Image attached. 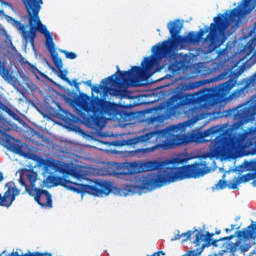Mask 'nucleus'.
I'll use <instances>...</instances> for the list:
<instances>
[{
	"label": "nucleus",
	"instance_id": "f257e3e1",
	"mask_svg": "<svg viewBox=\"0 0 256 256\" xmlns=\"http://www.w3.org/2000/svg\"><path fill=\"white\" fill-rule=\"evenodd\" d=\"M166 161H149L144 163L146 171H158L157 175L144 177L140 180V189L152 190L163 187L167 183L183 181V179H199L209 173L207 163L194 162L181 167L167 166Z\"/></svg>",
	"mask_w": 256,
	"mask_h": 256
},
{
	"label": "nucleus",
	"instance_id": "f03ea898",
	"mask_svg": "<svg viewBox=\"0 0 256 256\" xmlns=\"http://www.w3.org/2000/svg\"><path fill=\"white\" fill-rule=\"evenodd\" d=\"M235 83V79L231 78L216 87L204 88L194 94L184 92L193 89V86L183 85L166 102L168 117H173L177 109L187 105L203 104L206 107H213V105L223 102V99L229 95V91L235 87Z\"/></svg>",
	"mask_w": 256,
	"mask_h": 256
},
{
	"label": "nucleus",
	"instance_id": "7ed1b4c3",
	"mask_svg": "<svg viewBox=\"0 0 256 256\" xmlns=\"http://www.w3.org/2000/svg\"><path fill=\"white\" fill-rule=\"evenodd\" d=\"M24 7L26 8L28 15V25L29 31H27V27L25 24L21 23V21L16 20L11 16H7V21H10L17 29L20 31L22 38L25 43H29L32 47H35V39H37V31L44 35L45 37V46L49 53H53L57 51L55 49V42H53V33L47 30V26L43 25L41 22V18L39 17V12L41 11V6L43 5V0H21Z\"/></svg>",
	"mask_w": 256,
	"mask_h": 256
},
{
	"label": "nucleus",
	"instance_id": "20e7f679",
	"mask_svg": "<svg viewBox=\"0 0 256 256\" xmlns=\"http://www.w3.org/2000/svg\"><path fill=\"white\" fill-rule=\"evenodd\" d=\"M153 67V60L144 58L141 66H132L128 71H121L119 66H116L115 74L103 79L101 84L94 85L92 93H101V91H109L114 97H125L127 90L125 85L131 83L135 85V80L145 77V73Z\"/></svg>",
	"mask_w": 256,
	"mask_h": 256
},
{
	"label": "nucleus",
	"instance_id": "39448f33",
	"mask_svg": "<svg viewBox=\"0 0 256 256\" xmlns=\"http://www.w3.org/2000/svg\"><path fill=\"white\" fill-rule=\"evenodd\" d=\"M75 105L83 111H80L79 115L88 127H101L103 115H108L109 117L119 115L117 105L114 103L98 96L91 98L85 93H80V97L75 101Z\"/></svg>",
	"mask_w": 256,
	"mask_h": 256
},
{
	"label": "nucleus",
	"instance_id": "423d86ee",
	"mask_svg": "<svg viewBox=\"0 0 256 256\" xmlns=\"http://www.w3.org/2000/svg\"><path fill=\"white\" fill-rule=\"evenodd\" d=\"M179 131V126L171 125L165 129L154 130L140 136H136L127 140V145H139V143H148L153 137H156V141H161L162 143L156 144L150 148L138 149L136 153H152L156 149H175L179 145H183V136L176 134Z\"/></svg>",
	"mask_w": 256,
	"mask_h": 256
},
{
	"label": "nucleus",
	"instance_id": "0eeeda50",
	"mask_svg": "<svg viewBox=\"0 0 256 256\" xmlns=\"http://www.w3.org/2000/svg\"><path fill=\"white\" fill-rule=\"evenodd\" d=\"M182 29L183 23L179 20L170 21L168 23V31L170 33L171 41H164L162 43L155 44L152 47V55L144 58L151 59L153 62V66L146 73L153 71V67H155L157 59H175V51L173 50V47H185V45H189L187 36L179 35Z\"/></svg>",
	"mask_w": 256,
	"mask_h": 256
},
{
	"label": "nucleus",
	"instance_id": "6e6552de",
	"mask_svg": "<svg viewBox=\"0 0 256 256\" xmlns=\"http://www.w3.org/2000/svg\"><path fill=\"white\" fill-rule=\"evenodd\" d=\"M227 31V22L223 17L218 16L213 18V22L210 26H205V29H200L196 32H189L187 37L188 45H197V43H203L210 49H217L219 44V35ZM208 33V35H207ZM207 35L204 39L203 36Z\"/></svg>",
	"mask_w": 256,
	"mask_h": 256
},
{
	"label": "nucleus",
	"instance_id": "1a4fd4ad",
	"mask_svg": "<svg viewBox=\"0 0 256 256\" xmlns=\"http://www.w3.org/2000/svg\"><path fill=\"white\" fill-rule=\"evenodd\" d=\"M214 235L215 233L210 232H206V234L203 232H197L194 240L196 247H200L202 243L203 249H205V247H211V245L212 247H219V245L223 246L222 241H231V239H234L235 237H238V239H255L256 224H253L252 222L250 226L244 228L243 230L236 231L234 235L226 236L220 239L213 240Z\"/></svg>",
	"mask_w": 256,
	"mask_h": 256
},
{
	"label": "nucleus",
	"instance_id": "9d476101",
	"mask_svg": "<svg viewBox=\"0 0 256 256\" xmlns=\"http://www.w3.org/2000/svg\"><path fill=\"white\" fill-rule=\"evenodd\" d=\"M228 115L229 117H233L238 127L251 123V121H255L256 100L246 102L228 110Z\"/></svg>",
	"mask_w": 256,
	"mask_h": 256
},
{
	"label": "nucleus",
	"instance_id": "9b49d317",
	"mask_svg": "<svg viewBox=\"0 0 256 256\" xmlns=\"http://www.w3.org/2000/svg\"><path fill=\"white\" fill-rule=\"evenodd\" d=\"M255 9V2L253 0H243L242 4L230 11V13L221 14L219 13L215 17H222L226 22V29H229V21L237 23L241 17H247L251 11Z\"/></svg>",
	"mask_w": 256,
	"mask_h": 256
},
{
	"label": "nucleus",
	"instance_id": "f8f14e48",
	"mask_svg": "<svg viewBox=\"0 0 256 256\" xmlns=\"http://www.w3.org/2000/svg\"><path fill=\"white\" fill-rule=\"evenodd\" d=\"M241 145V138L237 136L219 135L214 140V149L219 155L223 153H233Z\"/></svg>",
	"mask_w": 256,
	"mask_h": 256
},
{
	"label": "nucleus",
	"instance_id": "ddd939ff",
	"mask_svg": "<svg viewBox=\"0 0 256 256\" xmlns=\"http://www.w3.org/2000/svg\"><path fill=\"white\" fill-rule=\"evenodd\" d=\"M80 193L101 197V195H109L111 193V184L107 181H97L95 185L78 184Z\"/></svg>",
	"mask_w": 256,
	"mask_h": 256
},
{
	"label": "nucleus",
	"instance_id": "4468645a",
	"mask_svg": "<svg viewBox=\"0 0 256 256\" xmlns=\"http://www.w3.org/2000/svg\"><path fill=\"white\" fill-rule=\"evenodd\" d=\"M58 185H61V187H65V189H68L69 191H74V193H81V190L77 188V185L79 184L73 183L64 177H59V176L50 174L43 181L44 187H58Z\"/></svg>",
	"mask_w": 256,
	"mask_h": 256
},
{
	"label": "nucleus",
	"instance_id": "2eb2a0df",
	"mask_svg": "<svg viewBox=\"0 0 256 256\" xmlns=\"http://www.w3.org/2000/svg\"><path fill=\"white\" fill-rule=\"evenodd\" d=\"M38 177L39 174H37L35 170L23 168L20 171V178L18 181L22 187H25V192L29 194V191H35V189H37L35 184L37 183Z\"/></svg>",
	"mask_w": 256,
	"mask_h": 256
},
{
	"label": "nucleus",
	"instance_id": "dca6fc26",
	"mask_svg": "<svg viewBox=\"0 0 256 256\" xmlns=\"http://www.w3.org/2000/svg\"><path fill=\"white\" fill-rule=\"evenodd\" d=\"M115 169L112 172L114 177H118V179H127V177L131 175H137V173H141L139 170V164L136 162H125L121 164H116Z\"/></svg>",
	"mask_w": 256,
	"mask_h": 256
},
{
	"label": "nucleus",
	"instance_id": "f3484780",
	"mask_svg": "<svg viewBox=\"0 0 256 256\" xmlns=\"http://www.w3.org/2000/svg\"><path fill=\"white\" fill-rule=\"evenodd\" d=\"M5 187L7 188V191L4 193V195L0 194V207L9 208L11 205H13L16 197L20 195L21 190L17 188L15 182L13 181L7 182Z\"/></svg>",
	"mask_w": 256,
	"mask_h": 256
},
{
	"label": "nucleus",
	"instance_id": "a211bd4d",
	"mask_svg": "<svg viewBox=\"0 0 256 256\" xmlns=\"http://www.w3.org/2000/svg\"><path fill=\"white\" fill-rule=\"evenodd\" d=\"M28 195L34 197V201L40 205V207H53V196L49 191L43 190L41 188H36L35 190L29 191Z\"/></svg>",
	"mask_w": 256,
	"mask_h": 256
},
{
	"label": "nucleus",
	"instance_id": "6ab92c4d",
	"mask_svg": "<svg viewBox=\"0 0 256 256\" xmlns=\"http://www.w3.org/2000/svg\"><path fill=\"white\" fill-rule=\"evenodd\" d=\"M50 56L54 66L56 67V69H58V77L69 85H73V82L69 78H67V70H63V60L59 57V53H57V50H54L53 53H50Z\"/></svg>",
	"mask_w": 256,
	"mask_h": 256
},
{
	"label": "nucleus",
	"instance_id": "aec40b11",
	"mask_svg": "<svg viewBox=\"0 0 256 256\" xmlns=\"http://www.w3.org/2000/svg\"><path fill=\"white\" fill-rule=\"evenodd\" d=\"M256 83V73L248 78H244L240 84L238 89L233 93L234 97H245L249 92V87L251 85H255Z\"/></svg>",
	"mask_w": 256,
	"mask_h": 256
},
{
	"label": "nucleus",
	"instance_id": "412c9836",
	"mask_svg": "<svg viewBox=\"0 0 256 256\" xmlns=\"http://www.w3.org/2000/svg\"><path fill=\"white\" fill-rule=\"evenodd\" d=\"M251 249V244H244L239 246V242H223L222 244V253H236L237 250L240 251V253H247Z\"/></svg>",
	"mask_w": 256,
	"mask_h": 256
},
{
	"label": "nucleus",
	"instance_id": "4be33fe9",
	"mask_svg": "<svg viewBox=\"0 0 256 256\" xmlns=\"http://www.w3.org/2000/svg\"><path fill=\"white\" fill-rule=\"evenodd\" d=\"M256 179V173H247L240 178H235V182H230L228 187L229 189H237L241 183H249Z\"/></svg>",
	"mask_w": 256,
	"mask_h": 256
},
{
	"label": "nucleus",
	"instance_id": "5701e85b",
	"mask_svg": "<svg viewBox=\"0 0 256 256\" xmlns=\"http://www.w3.org/2000/svg\"><path fill=\"white\" fill-rule=\"evenodd\" d=\"M5 143L8 147V149H10L11 151H13L14 153H23V147H21V145L17 144V140L15 138H13L11 135L5 133Z\"/></svg>",
	"mask_w": 256,
	"mask_h": 256
},
{
	"label": "nucleus",
	"instance_id": "b1692460",
	"mask_svg": "<svg viewBox=\"0 0 256 256\" xmlns=\"http://www.w3.org/2000/svg\"><path fill=\"white\" fill-rule=\"evenodd\" d=\"M0 75L4 81H7L8 83L17 82V78L15 76L11 75V71L5 67V62L0 60Z\"/></svg>",
	"mask_w": 256,
	"mask_h": 256
},
{
	"label": "nucleus",
	"instance_id": "393cba45",
	"mask_svg": "<svg viewBox=\"0 0 256 256\" xmlns=\"http://www.w3.org/2000/svg\"><path fill=\"white\" fill-rule=\"evenodd\" d=\"M170 61H173V62L169 64L168 71L170 73H173V75H175V73H179V71L183 69V62H181V60H175V56H174V59H170Z\"/></svg>",
	"mask_w": 256,
	"mask_h": 256
},
{
	"label": "nucleus",
	"instance_id": "a878e982",
	"mask_svg": "<svg viewBox=\"0 0 256 256\" xmlns=\"http://www.w3.org/2000/svg\"><path fill=\"white\" fill-rule=\"evenodd\" d=\"M240 167H243L246 171H253L256 173V160L247 161L245 160Z\"/></svg>",
	"mask_w": 256,
	"mask_h": 256
},
{
	"label": "nucleus",
	"instance_id": "bb28decb",
	"mask_svg": "<svg viewBox=\"0 0 256 256\" xmlns=\"http://www.w3.org/2000/svg\"><path fill=\"white\" fill-rule=\"evenodd\" d=\"M219 131H221V127L212 126L210 129H207L202 133V137H211V135H217Z\"/></svg>",
	"mask_w": 256,
	"mask_h": 256
},
{
	"label": "nucleus",
	"instance_id": "cd10ccee",
	"mask_svg": "<svg viewBox=\"0 0 256 256\" xmlns=\"http://www.w3.org/2000/svg\"><path fill=\"white\" fill-rule=\"evenodd\" d=\"M165 115L152 116L148 118V123H161V121H165Z\"/></svg>",
	"mask_w": 256,
	"mask_h": 256
},
{
	"label": "nucleus",
	"instance_id": "c85d7f7f",
	"mask_svg": "<svg viewBox=\"0 0 256 256\" xmlns=\"http://www.w3.org/2000/svg\"><path fill=\"white\" fill-rule=\"evenodd\" d=\"M28 69H29V71H31V73H33V75H35V77H37V79H39V75H41V72L35 65L29 63Z\"/></svg>",
	"mask_w": 256,
	"mask_h": 256
},
{
	"label": "nucleus",
	"instance_id": "c756f323",
	"mask_svg": "<svg viewBox=\"0 0 256 256\" xmlns=\"http://www.w3.org/2000/svg\"><path fill=\"white\" fill-rule=\"evenodd\" d=\"M63 55H65L66 59H77V54L74 52H69L67 50H60Z\"/></svg>",
	"mask_w": 256,
	"mask_h": 256
},
{
	"label": "nucleus",
	"instance_id": "7c9ffc66",
	"mask_svg": "<svg viewBox=\"0 0 256 256\" xmlns=\"http://www.w3.org/2000/svg\"><path fill=\"white\" fill-rule=\"evenodd\" d=\"M193 233H201V231H198L197 229L194 231L189 230L188 232L182 233L180 234L181 237H186V239H184V241H189V239H191V235H193Z\"/></svg>",
	"mask_w": 256,
	"mask_h": 256
},
{
	"label": "nucleus",
	"instance_id": "2f4dec72",
	"mask_svg": "<svg viewBox=\"0 0 256 256\" xmlns=\"http://www.w3.org/2000/svg\"><path fill=\"white\" fill-rule=\"evenodd\" d=\"M6 113L9 115V117L14 119V121H21V117H19L17 113H15V111H13L11 108H9L8 112Z\"/></svg>",
	"mask_w": 256,
	"mask_h": 256
},
{
	"label": "nucleus",
	"instance_id": "473e14b6",
	"mask_svg": "<svg viewBox=\"0 0 256 256\" xmlns=\"http://www.w3.org/2000/svg\"><path fill=\"white\" fill-rule=\"evenodd\" d=\"M226 187L229 188V184H227V181L221 179L216 184V189H226Z\"/></svg>",
	"mask_w": 256,
	"mask_h": 256
},
{
	"label": "nucleus",
	"instance_id": "72a5a7b5",
	"mask_svg": "<svg viewBox=\"0 0 256 256\" xmlns=\"http://www.w3.org/2000/svg\"><path fill=\"white\" fill-rule=\"evenodd\" d=\"M256 63V54H253L249 60H247L246 64L248 67H253Z\"/></svg>",
	"mask_w": 256,
	"mask_h": 256
},
{
	"label": "nucleus",
	"instance_id": "f704fd0d",
	"mask_svg": "<svg viewBox=\"0 0 256 256\" xmlns=\"http://www.w3.org/2000/svg\"><path fill=\"white\" fill-rule=\"evenodd\" d=\"M201 255V252H197L195 250H189L184 256H199Z\"/></svg>",
	"mask_w": 256,
	"mask_h": 256
},
{
	"label": "nucleus",
	"instance_id": "c9c22d12",
	"mask_svg": "<svg viewBox=\"0 0 256 256\" xmlns=\"http://www.w3.org/2000/svg\"><path fill=\"white\" fill-rule=\"evenodd\" d=\"M0 109H1V111H4V113H7L10 108L8 107L7 104L2 102L0 105Z\"/></svg>",
	"mask_w": 256,
	"mask_h": 256
},
{
	"label": "nucleus",
	"instance_id": "e433bc0d",
	"mask_svg": "<svg viewBox=\"0 0 256 256\" xmlns=\"http://www.w3.org/2000/svg\"><path fill=\"white\" fill-rule=\"evenodd\" d=\"M178 239H181V234L179 231L177 234L174 235L173 238L170 239V241H178Z\"/></svg>",
	"mask_w": 256,
	"mask_h": 256
},
{
	"label": "nucleus",
	"instance_id": "4c0bfd02",
	"mask_svg": "<svg viewBox=\"0 0 256 256\" xmlns=\"http://www.w3.org/2000/svg\"><path fill=\"white\" fill-rule=\"evenodd\" d=\"M226 233H231V231H235V224L231 225V228H225L224 230Z\"/></svg>",
	"mask_w": 256,
	"mask_h": 256
},
{
	"label": "nucleus",
	"instance_id": "58836bf2",
	"mask_svg": "<svg viewBox=\"0 0 256 256\" xmlns=\"http://www.w3.org/2000/svg\"><path fill=\"white\" fill-rule=\"evenodd\" d=\"M161 255H165V252L158 251V252H154L152 255H147V256H161Z\"/></svg>",
	"mask_w": 256,
	"mask_h": 256
},
{
	"label": "nucleus",
	"instance_id": "ea45409f",
	"mask_svg": "<svg viewBox=\"0 0 256 256\" xmlns=\"http://www.w3.org/2000/svg\"><path fill=\"white\" fill-rule=\"evenodd\" d=\"M74 87L77 91H79V83H77V80H73Z\"/></svg>",
	"mask_w": 256,
	"mask_h": 256
},
{
	"label": "nucleus",
	"instance_id": "a19ab883",
	"mask_svg": "<svg viewBox=\"0 0 256 256\" xmlns=\"http://www.w3.org/2000/svg\"><path fill=\"white\" fill-rule=\"evenodd\" d=\"M86 85H88V87H93V83L91 82V80L86 81Z\"/></svg>",
	"mask_w": 256,
	"mask_h": 256
},
{
	"label": "nucleus",
	"instance_id": "79ce46f5",
	"mask_svg": "<svg viewBox=\"0 0 256 256\" xmlns=\"http://www.w3.org/2000/svg\"><path fill=\"white\" fill-rule=\"evenodd\" d=\"M3 179H5V177L3 176V173L0 172V183H1V181H3Z\"/></svg>",
	"mask_w": 256,
	"mask_h": 256
},
{
	"label": "nucleus",
	"instance_id": "37998d69",
	"mask_svg": "<svg viewBox=\"0 0 256 256\" xmlns=\"http://www.w3.org/2000/svg\"><path fill=\"white\" fill-rule=\"evenodd\" d=\"M5 121V117H3V115L0 114V123Z\"/></svg>",
	"mask_w": 256,
	"mask_h": 256
},
{
	"label": "nucleus",
	"instance_id": "c03bdc74",
	"mask_svg": "<svg viewBox=\"0 0 256 256\" xmlns=\"http://www.w3.org/2000/svg\"><path fill=\"white\" fill-rule=\"evenodd\" d=\"M216 235H221V230L215 232Z\"/></svg>",
	"mask_w": 256,
	"mask_h": 256
},
{
	"label": "nucleus",
	"instance_id": "a18cd8bd",
	"mask_svg": "<svg viewBox=\"0 0 256 256\" xmlns=\"http://www.w3.org/2000/svg\"><path fill=\"white\" fill-rule=\"evenodd\" d=\"M3 103V101L0 100V105Z\"/></svg>",
	"mask_w": 256,
	"mask_h": 256
}]
</instances>
